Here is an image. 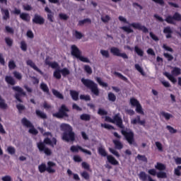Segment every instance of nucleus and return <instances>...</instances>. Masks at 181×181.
I'll list each match as a JSON object with an SVG mask.
<instances>
[{
  "label": "nucleus",
  "mask_w": 181,
  "mask_h": 181,
  "mask_svg": "<svg viewBox=\"0 0 181 181\" xmlns=\"http://www.w3.org/2000/svg\"><path fill=\"white\" fill-rule=\"evenodd\" d=\"M114 74L115 76L119 77V78H121V80H123V81H128V78L122 75L121 73L115 71Z\"/></svg>",
  "instance_id": "42"
},
{
  "label": "nucleus",
  "mask_w": 181,
  "mask_h": 181,
  "mask_svg": "<svg viewBox=\"0 0 181 181\" xmlns=\"http://www.w3.org/2000/svg\"><path fill=\"white\" fill-rule=\"evenodd\" d=\"M134 52L140 57H144V50H142V49L138 47V46L134 47Z\"/></svg>",
  "instance_id": "31"
},
{
  "label": "nucleus",
  "mask_w": 181,
  "mask_h": 181,
  "mask_svg": "<svg viewBox=\"0 0 181 181\" xmlns=\"http://www.w3.org/2000/svg\"><path fill=\"white\" fill-rule=\"evenodd\" d=\"M70 95L74 101H78V92L76 90H70Z\"/></svg>",
  "instance_id": "29"
},
{
  "label": "nucleus",
  "mask_w": 181,
  "mask_h": 181,
  "mask_svg": "<svg viewBox=\"0 0 181 181\" xmlns=\"http://www.w3.org/2000/svg\"><path fill=\"white\" fill-rule=\"evenodd\" d=\"M112 124H116L117 127L119 128H124V124H122V118L119 117V113H117L113 116Z\"/></svg>",
  "instance_id": "16"
},
{
  "label": "nucleus",
  "mask_w": 181,
  "mask_h": 181,
  "mask_svg": "<svg viewBox=\"0 0 181 181\" xmlns=\"http://www.w3.org/2000/svg\"><path fill=\"white\" fill-rule=\"evenodd\" d=\"M26 63H27V65L30 66V67L33 69V70H35V71H37V73H40V74H42V71L37 68V66H36L35 62L32 61V59H28Z\"/></svg>",
  "instance_id": "22"
},
{
  "label": "nucleus",
  "mask_w": 181,
  "mask_h": 181,
  "mask_svg": "<svg viewBox=\"0 0 181 181\" xmlns=\"http://www.w3.org/2000/svg\"><path fill=\"white\" fill-rule=\"evenodd\" d=\"M109 151L111 153H112V155H115V156H116L117 158H119V156H121L119 155V153H118V151H117L114 148H109Z\"/></svg>",
  "instance_id": "58"
},
{
  "label": "nucleus",
  "mask_w": 181,
  "mask_h": 181,
  "mask_svg": "<svg viewBox=\"0 0 181 181\" xmlns=\"http://www.w3.org/2000/svg\"><path fill=\"white\" fill-rule=\"evenodd\" d=\"M139 178L141 181H156L155 180L152 179V177L151 175L146 174L144 171H141L139 174Z\"/></svg>",
  "instance_id": "18"
},
{
  "label": "nucleus",
  "mask_w": 181,
  "mask_h": 181,
  "mask_svg": "<svg viewBox=\"0 0 181 181\" xmlns=\"http://www.w3.org/2000/svg\"><path fill=\"white\" fill-rule=\"evenodd\" d=\"M85 23H91V19L90 18H85L83 20H81L78 21V26H83Z\"/></svg>",
  "instance_id": "40"
},
{
  "label": "nucleus",
  "mask_w": 181,
  "mask_h": 181,
  "mask_svg": "<svg viewBox=\"0 0 181 181\" xmlns=\"http://www.w3.org/2000/svg\"><path fill=\"white\" fill-rule=\"evenodd\" d=\"M155 168L158 170H165L166 165H165L162 163H157V164L155 165Z\"/></svg>",
  "instance_id": "34"
},
{
  "label": "nucleus",
  "mask_w": 181,
  "mask_h": 181,
  "mask_svg": "<svg viewBox=\"0 0 181 181\" xmlns=\"http://www.w3.org/2000/svg\"><path fill=\"white\" fill-rule=\"evenodd\" d=\"M165 21V22H167V23H170V25H175V22H173V21L175 20L173 18V16H167Z\"/></svg>",
  "instance_id": "43"
},
{
  "label": "nucleus",
  "mask_w": 181,
  "mask_h": 181,
  "mask_svg": "<svg viewBox=\"0 0 181 181\" xmlns=\"http://www.w3.org/2000/svg\"><path fill=\"white\" fill-rule=\"evenodd\" d=\"M163 74L171 83L175 84L177 82V80H176L175 77H177V76L181 75V69L175 66L171 71V74H169V72H165Z\"/></svg>",
  "instance_id": "7"
},
{
  "label": "nucleus",
  "mask_w": 181,
  "mask_h": 181,
  "mask_svg": "<svg viewBox=\"0 0 181 181\" xmlns=\"http://www.w3.org/2000/svg\"><path fill=\"white\" fill-rule=\"evenodd\" d=\"M101 127L102 128H105V129H114V127L108 124H101Z\"/></svg>",
  "instance_id": "62"
},
{
  "label": "nucleus",
  "mask_w": 181,
  "mask_h": 181,
  "mask_svg": "<svg viewBox=\"0 0 181 181\" xmlns=\"http://www.w3.org/2000/svg\"><path fill=\"white\" fill-rule=\"evenodd\" d=\"M181 165H178L177 168L174 170V173L175 176H181Z\"/></svg>",
  "instance_id": "55"
},
{
  "label": "nucleus",
  "mask_w": 181,
  "mask_h": 181,
  "mask_svg": "<svg viewBox=\"0 0 181 181\" xmlns=\"http://www.w3.org/2000/svg\"><path fill=\"white\" fill-rule=\"evenodd\" d=\"M130 104L133 107H136L138 105H139V101H138V100H136L135 98H132L130 99Z\"/></svg>",
  "instance_id": "46"
},
{
  "label": "nucleus",
  "mask_w": 181,
  "mask_h": 181,
  "mask_svg": "<svg viewBox=\"0 0 181 181\" xmlns=\"http://www.w3.org/2000/svg\"><path fill=\"white\" fill-rule=\"evenodd\" d=\"M14 77L17 79V80H22V74L16 71H15L13 73Z\"/></svg>",
  "instance_id": "59"
},
{
  "label": "nucleus",
  "mask_w": 181,
  "mask_h": 181,
  "mask_svg": "<svg viewBox=\"0 0 181 181\" xmlns=\"http://www.w3.org/2000/svg\"><path fill=\"white\" fill-rule=\"evenodd\" d=\"M131 124H132L133 125H136V124H139V125L145 127V124H146V122L145 121V119L141 120V116L137 115L136 118L131 120Z\"/></svg>",
  "instance_id": "19"
},
{
  "label": "nucleus",
  "mask_w": 181,
  "mask_h": 181,
  "mask_svg": "<svg viewBox=\"0 0 181 181\" xmlns=\"http://www.w3.org/2000/svg\"><path fill=\"white\" fill-rule=\"evenodd\" d=\"M37 148L39 149L40 152H44L47 156H50L52 155V150L50 148L46 147V144L43 143V141H40L37 143Z\"/></svg>",
  "instance_id": "12"
},
{
  "label": "nucleus",
  "mask_w": 181,
  "mask_h": 181,
  "mask_svg": "<svg viewBox=\"0 0 181 181\" xmlns=\"http://www.w3.org/2000/svg\"><path fill=\"white\" fill-rule=\"evenodd\" d=\"M61 129L64 132L62 134L63 141L66 142L74 141L76 139V134L73 132V127L70 124L63 123L61 124Z\"/></svg>",
  "instance_id": "1"
},
{
  "label": "nucleus",
  "mask_w": 181,
  "mask_h": 181,
  "mask_svg": "<svg viewBox=\"0 0 181 181\" xmlns=\"http://www.w3.org/2000/svg\"><path fill=\"white\" fill-rule=\"evenodd\" d=\"M1 13L3 16V21H7L10 19L11 15L9 14V10L8 8H4V7L0 6Z\"/></svg>",
  "instance_id": "20"
},
{
  "label": "nucleus",
  "mask_w": 181,
  "mask_h": 181,
  "mask_svg": "<svg viewBox=\"0 0 181 181\" xmlns=\"http://www.w3.org/2000/svg\"><path fill=\"white\" fill-rule=\"evenodd\" d=\"M110 53L113 56H117V57H122L124 59H128V55L125 53H121V50L117 47H112L110 48Z\"/></svg>",
  "instance_id": "11"
},
{
  "label": "nucleus",
  "mask_w": 181,
  "mask_h": 181,
  "mask_svg": "<svg viewBox=\"0 0 181 181\" xmlns=\"http://www.w3.org/2000/svg\"><path fill=\"white\" fill-rule=\"evenodd\" d=\"M129 26L134 28V29H137L138 30H141L143 33H149V30L145 25H141L140 23H129Z\"/></svg>",
  "instance_id": "14"
},
{
  "label": "nucleus",
  "mask_w": 181,
  "mask_h": 181,
  "mask_svg": "<svg viewBox=\"0 0 181 181\" xmlns=\"http://www.w3.org/2000/svg\"><path fill=\"white\" fill-rule=\"evenodd\" d=\"M33 23H35V25H43L45 24V18L39 14H35L33 18Z\"/></svg>",
  "instance_id": "17"
},
{
  "label": "nucleus",
  "mask_w": 181,
  "mask_h": 181,
  "mask_svg": "<svg viewBox=\"0 0 181 181\" xmlns=\"http://www.w3.org/2000/svg\"><path fill=\"white\" fill-rule=\"evenodd\" d=\"M96 81L98 83V84H100V86H103V87H108V84H107V83L103 82L101 78L100 77L96 78Z\"/></svg>",
  "instance_id": "50"
},
{
  "label": "nucleus",
  "mask_w": 181,
  "mask_h": 181,
  "mask_svg": "<svg viewBox=\"0 0 181 181\" xmlns=\"http://www.w3.org/2000/svg\"><path fill=\"white\" fill-rule=\"evenodd\" d=\"M100 54H102V56H103V57H105L106 59H108L110 57V52H108V50L101 49Z\"/></svg>",
  "instance_id": "48"
},
{
  "label": "nucleus",
  "mask_w": 181,
  "mask_h": 181,
  "mask_svg": "<svg viewBox=\"0 0 181 181\" xmlns=\"http://www.w3.org/2000/svg\"><path fill=\"white\" fill-rule=\"evenodd\" d=\"M21 49L23 52H26V50H28V45L25 41L21 42Z\"/></svg>",
  "instance_id": "53"
},
{
  "label": "nucleus",
  "mask_w": 181,
  "mask_h": 181,
  "mask_svg": "<svg viewBox=\"0 0 181 181\" xmlns=\"http://www.w3.org/2000/svg\"><path fill=\"white\" fill-rule=\"evenodd\" d=\"M81 83L86 87L90 90L91 93L98 97L100 95V89H98V85L95 83L93 81L90 79H86L84 78H81Z\"/></svg>",
  "instance_id": "2"
},
{
  "label": "nucleus",
  "mask_w": 181,
  "mask_h": 181,
  "mask_svg": "<svg viewBox=\"0 0 181 181\" xmlns=\"http://www.w3.org/2000/svg\"><path fill=\"white\" fill-rule=\"evenodd\" d=\"M0 108L1 110H6V108H8V104L5 103V100L2 98L1 95H0Z\"/></svg>",
  "instance_id": "30"
},
{
  "label": "nucleus",
  "mask_w": 181,
  "mask_h": 181,
  "mask_svg": "<svg viewBox=\"0 0 181 181\" xmlns=\"http://www.w3.org/2000/svg\"><path fill=\"white\" fill-rule=\"evenodd\" d=\"M70 112V109L66 106V105H62L61 107L58 110V112L54 113L52 115L55 118H58V119H62V118H69V113Z\"/></svg>",
  "instance_id": "6"
},
{
  "label": "nucleus",
  "mask_w": 181,
  "mask_h": 181,
  "mask_svg": "<svg viewBox=\"0 0 181 181\" xmlns=\"http://www.w3.org/2000/svg\"><path fill=\"white\" fill-rule=\"evenodd\" d=\"M71 54L76 59H79V60L83 63H90V59H88V58L81 56V51L76 45H71Z\"/></svg>",
  "instance_id": "5"
},
{
  "label": "nucleus",
  "mask_w": 181,
  "mask_h": 181,
  "mask_svg": "<svg viewBox=\"0 0 181 181\" xmlns=\"http://www.w3.org/2000/svg\"><path fill=\"white\" fill-rule=\"evenodd\" d=\"M81 166L86 170H90V165L88 163H87L86 162H83L81 163Z\"/></svg>",
  "instance_id": "64"
},
{
  "label": "nucleus",
  "mask_w": 181,
  "mask_h": 181,
  "mask_svg": "<svg viewBox=\"0 0 181 181\" xmlns=\"http://www.w3.org/2000/svg\"><path fill=\"white\" fill-rule=\"evenodd\" d=\"M134 67H135L136 70H137V71H139V73H141V74L142 76H145V72H144V69H142V67H141V66H139V64H136L134 65Z\"/></svg>",
  "instance_id": "44"
},
{
  "label": "nucleus",
  "mask_w": 181,
  "mask_h": 181,
  "mask_svg": "<svg viewBox=\"0 0 181 181\" xmlns=\"http://www.w3.org/2000/svg\"><path fill=\"white\" fill-rule=\"evenodd\" d=\"M120 29H122V30H124V32H126V33H127L128 35H129V33H134V30H132L131 27L122 26L120 28Z\"/></svg>",
  "instance_id": "33"
},
{
  "label": "nucleus",
  "mask_w": 181,
  "mask_h": 181,
  "mask_svg": "<svg viewBox=\"0 0 181 181\" xmlns=\"http://www.w3.org/2000/svg\"><path fill=\"white\" fill-rule=\"evenodd\" d=\"M136 158L139 160H142V162H148V158L145 156L139 154Z\"/></svg>",
  "instance_id": "56"
},
{
  "label": "nucleus",
  "mask_w": 181,
  "mask_h": 181,
  "mask_svg": "<svg viewBox=\"0 0 181 181\" xmlns=\"http://www.w3.org/2000/svg\"><path fill=\"white\" fill-rule=\"evenodd\" d=\"M45 11L47 13V16L48 21H49V22H54V13H53V11H52L47 6L45 8Z\"/></svg>",
  "instance_id": "21"
},
{
  "label": "nucleus",
  "mask_w": 181,
  "mask_h": 181,
  "mask_svg": "<svg viewBox=\"0 0 181 181\" xmlns=\"http://www.w3.org/2000/svg\"><path fill=\"white\" fill-rule=\"evenodd\" d=\"M113 144L115 145V148L116 149L121 150L122 148H124V145L119 140H113Z\"/></svg>",
  "instance_id": "26"
},
{
  "label": "nucleus",
  "mask_w": 181,
  "mask_h": 181,
  "mask_svg": "<svg viewBox=\"0 0 181 181\" xmlns=\"http://www.w3.org/2000/svg\"><path fill=\"white\" fill-rule=\"evenodd\" d=\"M20 18L24 22H30V16L27 13H22L20 14Z\"/></svg>",
  "instance_id": "25"
},
{
  "label": "nucleus",
  "mask_w": 181,
  "mask_h": 181,
  "mask_svg": "<svg viewBox=\"0 0 181 181\" xmlns=\"http://www.w3.org/2000/svg\"><path fill=\"white\" fill-rule=\"evenodd\" d=\"M52 94L57 97V98H59V100H64V96H63V94H62L59 90H57L56 89H52Z\"/></svg>",
  "instance_id": "27"
},
{
  "label": "nucleus",
  "mask_w": 181,
  "mask_h": 181,
  "mask_svg": "<svg viewBox=\"0 0 181 181\" xmlns=\"http://www.w3.org/2000/svg\"><path fill=\"white\" fill-rule=\"evenodd\" d=\"M160 114H161V115H162L163 117H164V118H165L167 121H169V119H170V118H173V115H170V114L168 113V112H161Z\"/></svg>",
  "instance_id": "38"
},
{
  "label": "nucleus",
  "mask_w": 181,
  "mask_h": 181,
  "mask_svg": "<svg viewBox=\"0 0 181 181\" xmlns=\"http://www.w3.org/2000/svg\"><path fill=\"white\" fill-rule=\"evenodd\" d=\"M163 33H165L167 39H170V37H172V34L173 33V31L172 30L170 27L168 26L163 29Z\"/></svg>",
  "instance_id": "23"
},
{
  "label": "nucleus",
  "mask_w": 181,
  "mask_h": 181,
  "mask_svg": "<svg viewBox=\"0 0 181 181\" xmlns=\"http://www.w3.org/2000/svg\"><path fill=\"white\" fill-rule=\"evenodd\" d=\"M40 88H41V90H42L44 93H47V94H49V87L46 83H42L40 86Z\"/></svg>",
  "instance_id": "32"
},
{
  "label": "nucleus",
  "mask_w": 181,
  "mask_h": 181,
  "mask_svg": "<svg viewBox=\"0 0 181 181\" xmlns=\"http://www.w3.org/2000/svg\"><path fill=\"white\" fill-rule=\"evenodd\" d=\"M80 118L82 121H90V119H91V116L88 114H82L80 116Z\"/></svg>",
  "instance_id": "36"
},
{
  "label": "nucleus",
  "mask_w": 181,
  "mask_h": 181,
  "mask_svg": "<svg viewBox=\"0 0 181 181\" xmlns=\"http://www.w3.org/2000/svg\"><path fill=\"white\" fill-rule=\"evenodd\" d=\"M156 146L160 152H163V146H162V144L160 142L156 141Z\"/></svg>",
  "instance_id": "60"
},
{
  "label": "nucleus",
  "mask_w": 181,
  "mask_h": 181,
  "mask_svg": "<svg viewBox=\"0 0 181 181\" xmlns=\"http://www.w3.org/2000/svg\"><path fill=\"white\" fill-rule=\"evenodd\" d=\"M173 18L174 21H177L178 22H180L181 21V15L177 12L174 13V15L173 16Z\"/></svg>",
  "instance_id": "54"
},
{
  "label": "nucleus",
  "mask_w": 181,
  "mask_h": 181,
  "mask_svg": "<svg viewBox=\"0 0 181 181\" xmlns=\"http://www.w3.org/2000/svg\"><path fill=\"white\" fill-rule=\"evenodd\" d=\"M81 176L85 180L90 181V174L87 171H83L81 173Z\"/></svg>",
  "instance_id": "35"
},
{
  "label": "nucleus",
  "mask_w": 181,
  "mask_h": 181,
  "mask_svg": "<svg viewBox=\"0 0 181 181\" xmlns=\"http://www.w3.org/2000/svg\"><path fill=\"white\" fill-rule=\"evenodd\" d=\"M60 73H62L60 69L55 70L54 72V77H55V78L57 80H60V78H62V74Z\"/></svg>",
  "instance_id": "41"
},
{
  "label": "nucleus",
  "mask_w": 181,
  "mask_h": 181,
  "mask_svg": "<svg viewBox=\"0 0 181 181\" xmlns=\"http://www.w3.org/2000/svg\"><path fill=\"white\" fill-rule=\"evenodd\" d=\"M56 163L53 161H48L46 163H42L40 165H38V170L40 173H45V172H47V173L53 174L56 173Z\"/></svg>",
  "instance_id": "3"
},
{
  "label": "nucleus",
  "mask_w": 181,
  "mask_h": 181,
  "mask_svg": "<svg viewBox=\"0 0 181 181\" xmlns=\"http://www.w3.org/2000/svg\"><path fill=\"white\" fill-rule=\"evenodd\" d=\"M163 56L164 57H165V59H167V60L168 62H172V60H173V57L172 56V54H169V53H163Z\"/></svg>",
  "instance_id": "57"
},
{
  "label": "nucleus",
  "mask_w": 181,
  "mask_h": 181,
  "mask_svg": "<svg viewBox=\"0 0 181 181\" xmlns=\"http://www.w3.org/2000/svg\"><path fill=\"white\" fill-rule=\"evenodd\" d=\"M108 100L112 103H115V101H116L117 100V96H115V94H114L113 93L110 92L108 93Z\"/></svg>",
  "instance_id": "39"
},
{
  "label": "nucleus",
  "mask_w": 181,
  "mask_h": 181,
  "mask_svg": "<svg viewBox=\"0 0 181 181\" xmlns=\"http://www.w3.org/2000/svg\"><path fill=\"white\" fill-rule=\"evenodd\" d=\"M7 152L10 155H15V153L16 152V150L15 149V147L10 146L7 148Z\"/></svg>",
  "instance_id": "47"
},
{
  "label": "nucleus",
  "mask_w": 181,
  "mask_h": 181,
  "mask_svg": "<svg viewBox=\"0 0 181 181\" xmlns=\"http://www.w3.org/2000/svg\"><path fill=\"white\" fill-rule=\"evenodd\" d=\"M98 152L100 156H103V158L107 157V161L110 165H113L114 166H117L119 165V162L115 159V158L111 155H108L107 151H105V148L103 147H99L98 148Z\"/></svg>",
  "instance_id": "4"
},
{
  "label": "nucleus",
  "mask_w": 181,
  "mask_h": 181,
  "mask_svg": "<svg viewBox=\"0 0 181 181\" xmlns=\"http://www.w3.org/2000/svg\"><path fill=\"white\" fill-rule=\"evenodd\" d=\"M35 114L36 115H37V117H40V118H42V119H47V115H46V113L41 112L39 110H37L35 111Z\"/></svg>",
  "instance_id": "28"
},
{
  "label": "nucleus",
  "mask_w": 181,
  "mask_h": 181,
  "mask_svg": "<svg viewBox=\"0 0 181 181\" xmlns=\"http://www.w3.org/2000/svg\"><path fill=\"white\" fill-rule=\"evenodd\" d=\"M5 81L7 84H10V86H15L16 84V81L11 76H6L5 77Z\"/></svg>",
  "instance_id": "24"
},
{
  "label": "nucleus",
  "mask_w": 181,
  "mask_h": 181,
  "mask_svg": "<svg viewBox=\"0 0 181 181\" xmlns=\"http://www.w3.org/2000/svg\"><path fill=\"white\" fill-rule=\"evenodd\" d=\"M12 90L13 91H16L17 93L15 94V98L18 101V103H23L21 97L22 95H26V93L23 90V89L20 86H13Z\"/></svg>",
  "instance_id": "10"
},
{
  "label": "nucleus",
  "mask_w": 181,
  "mask_h": 181,
  "mask_svg": "<svg viewBox=\"0 0 181 181\" xmlns=\"http://www.w3.org/2000/svg\"><path fill=\"white\" fill-rule=\"evenodd\" d=\"M21 122L23 125H24V127H27V128H30V129L28 130V132L30 134H32L33 135H37V134H39V132L37 131V129L35 128V126H33L32 122L28 120L26 117L23 118L21 120Z\"/></svg>",
  "instance_id": "9"
},
{
  "label": "nucleus",
  "mask_w": 181,
  "mask_h": 181,
  "mask_svg": "<svg viewBox=\"0 0 181 181\" xmlns=\"http://www.w3.org/2000/svg\"><path fill=\"white\" fill-rule=\"evenodd\" d=\"M136 112H137V114H141V115H145V112H144V109H142V105H141V103L136 106Z\"/></svg>",
  "instance_id": "37"
},
{
  "label": "nucleus",
  "mask_w": 181,
  "mask_h": 181,
  "mask_svg": "<svg viewBox=\"0 0 181 181\" xmlns=\"http://www.w3.org/2000/svg\"><path fill=\"white\" fill-rule=\"evenodd\" d=\"M8 69L10 70H14V69H16V64H15V61L11 60L8 62Z\"/></svg>",
  "instance_id": "45"
},
{
  "label": "nucleus",
  "mask_w": 181,
  "mask_h": 181,
  "mask_svg": "<svg viewBox=\"0 0 181 181\" xmlns=\"http://www.w3.org/2000/svg\"><path fill=\"white\" fill-rule=\"evenodd\" d=\"M70 149L72 152H78V151H81V152H83V153H86V155H89L90 156L92 155V153L90 151L83 148V147L80 146H72Z\"/></svg>",
  "instance_id": "15"
},
{
  "label": "nucleus",
  "mask_w": 181,
  "mask_h": 181,
  "mask_svg": "<svg viewBox=\"0 0 181 181\" xmlns=\"http://www.w3.org/2000/svg\"><path fill=\"white\" fill-rule=\"evenodd\" d=\"M148 173L151 176H157L158 179H166V177H168V175L166 174V173L163 171L156 173V170L155 168L148 170Z\"/></svg>",
  "instance_id": "13"
},
{
  "label": "nucleus",
  "mask_w": 181,
  "mask_h": 181,
  "mask_svg": "<svg viewBox=\"0 0 181 181\" xmlns=\"http://www.w3.org/2000/svg\"><path fill=\"white\" fill-rule=\"evenodd\" d=\"M5 42L7 46H9V47H12V45H13V40L11 39L10 37H6Z\"/></svg>",
  "instance_id": "51"
},
{
  "label": "nucleus",
  "mask_w": 181,
  "mask_h": 181,
  "mask_svg": "<svg viewBox=\"0 0 181 181\" xmlns=\"http://www.w3.org/2000/svg\"><path fill=\"white\" fill-rule=\"evenodd\" d=\"M121 132L129 145H136V143L135 142V134H134V132H127L125 130H122Z\"/></svg>",
  "instance_id": "8"
},
{
  "label": "nucleus",
  "mask_w": 181,
  "mask_h": 181,
  "mask_svg": "<svg viewBox=\"0 0 181 181\" xmlns=\"http://www.w3.org/2000/svg\"><path fill=\"white\" fill-rule=\"evenodd\" d=\"M80 99L84 100L85 101H90L91 100V98L88 95H81Z\"/></svg>",
  "instance_id": "61"
},
{
  "label": "nucleus",
  "mask_w": 181,
  "mask_h": 181,
  "mask_svg": "<svg viewBox=\"0 0 181 181\" xmlns=\"http://www.w3.org/2000/svg\"><path fill=\"white\" fill-rule=\"evenodd\" d=\"M99 115H107L108 114L107 111H105L104 109L100 108L98 111Z\"/></svg>",
  "instance_id": "63"
},
{
  "label": "nucleus",
  "mask_w": 181,
  "mask_h": 181,
  "mask_svg": "<svg viewBox=\"0 0 181 181\" xmlns=\"http://www.w3.org/2000/svg\"><path fill=\"white\" fill-rule=\"evenodd\" d=\"M84 70L88 74H93V69H91V66L89 65H85L84 66Z\"/></svg>",
  "instance_id": "52"
},
{
  "label": "nucleus",
  "mask_w": 181,
  "mask_h": 181,
  "mask_svg": "<svg viewBox=\"0 0 181 181\" xmlns=\"http://www.w3.org/2000/svg\"><path fill=\"white\" fill-rule=\"evenodd\" d=\"M61 70V73L64 77H66V76H69L70 74V71L67 68H64Z\"/></svg>",
  "instance_id": "49"
}]
</instances>
